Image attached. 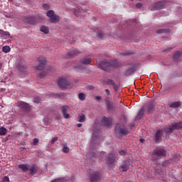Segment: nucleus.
I'll list each match as a JSON object with an SVG mask.
<instances>
[{"label":"nucleus","mask_w":182,"mask_h":182,"mask_svg":"<svg viewBox=\"0 0 182 182\" xmlns=\"http://www.w3.org/2000/svg\"><path fill=\"white\" fill-rule=\"evenodd\" d=\"M167 156V151L163 148H156L154 150V152L151 156L152 161H157V160H160V159H163V157H166Z\"/></svg>","instance_id":"nucleus-1"},{"label":"nucleus","mask_w":182,"mask_h":182,"mask_svg":"<svg viewBox=\"0 0 182 182\" xmlns=\"http://www.w3.org/2000/svg\"><path fill=\"white\" fill-rule=\"evenodd\" d=\"M97 68H99L100 69H102V70H105V72H110V70H112L113 68H119V64H112L107 60H104L97 64Z\"/></svg>","instance_id":"nucleus-2"},{"label":"nucleus","mask_w":182,"mask_h":182,"mask_svg":"<svg viewBox=\"0 0 182 182\" xmlns=\"http://www.w3.org/2000/svg\"><path fill=\"white\" fill-rule=\"evenodd\" d=\"M182 129V121L178 122H175L173 124L168 126L164 128V132L166 134H171L174 130H181Z\"/></svg>","instance_id":"nucleus-3"},{"label":"nucleus","mask_w":182,"mask_h":182,"mask_svg":"<svg viewBox=\"0 0 182 182\" xmlns=\"http://www.w3.org/2000/svg\"><path fill=\"white\" fill-rule=\"evenodd\" d=\"M115 133L120 136H127L129 134V128L123 124H117L115 126Z\"/></svg>","instance_id":"nucleus-4"},{"label":"nucleus","mask_w":182,"mask_h":182,"mask_svg":"<svg viewBox=\"0 0 182 182\" xmlns=\"http://www.w3.org/2000/svg\"><path fill=\"white\" fill-rule=\"evenodd\" d=\"M47 16L50 19V22L52 23H58L60 18L59 16L55 14V11L53 10H50L47 12Z\"/></svg>","instance_id":"nucleus-5"},{"label":"nucleus","mask_w":182,"mask_h":182,"mask_svg":"<svg viewBox=\"0 0 182 182\" xmlns=\"http://www.w3.org/2000/svg\"><path fill=\"white\" fill-rule=\"evenodd\" d=\"M117 154L115 152H110L107 156L105 158V161L107 164H114V161H116V156Z\"/></svg>","instance_id":"nucleus-6"},{"label":"nucleus","mask_w":182,"mask_h":182,"mask_svg":"<svg viewBox=\"0 0 182 182\" xmlns=\"http://www.w3.org/2000/svg\"><path fill=\"white\" fill-rule=\"evenodd\" d=\"M163 8H166V1H158L154 4L151 11H160V9H163Z\"/></svg>","instance_id":"nucleus-7"},{"label":"nucleus","mask_w":182,"mask_h":182,"mask_svg":"<svg viewBox=\"0 0 182 182\" xmlns=\"http://www.w3.org/2000/svg\"><path fill=\"white\" fill-rule=\"evenodd\" d=\"M101 179H102V173L100 172H94L90 175L91 182L100 181Z\"/></svg>","instance_id":"nucleus-8"},{"label":"nucleus","mask_w":182,"mask_h":182,"mask_svg":"<svg viewBox=\"0 0 182 182\" xmlns=\"http://www.w3.org/2000/svg\"><path fill=\"white\" fill-rule=\"evenodd\" d=\"M38 62L40 63L38 66H37L38 70H42L45 69V66H46V58L45 57H39Z\"/></svg>","instance_id":"nucleus-9"},{"label":"nucleus","mask_w":182,"mask_h":182,"mask_svg":"<svg viewBox=\"0 0 182 182\" xmlns=\"http://www.w3.org/2000/svg\"><path fill=\"white\" fill-rule=\"evenodd\" d=\"M70 85V82L65 78H60L58 80V86H60L61 89H66Z\"/></svg>","instance_id":"nucleus-10"},{"label":"nucleus","mask_w":182,"mask_h":182,"mask_svg":"<svg viewBox=\"0 0 182 182\" xmlns=\"http://www.w3.org/2000/svg\"><path fill=\"white\" fill-rule=\"evenodd\" d=\"M23 22L29 25H35L36 23V18L33 16H25L23 18Z\"/></svg>","instance_id":"nucleus-11"},{"label":"nucleus","mask_w":182,"mask_h":182,"mask_svg":"<svg viewBox=\"0 0 182 182\" xmlns=\"http://www.w3.org/2000/svg\"><path fill=\"white\" fill-rule=\"evenodd\" d=\"M163 132H164V129H159L155 133V141H156V143H160V142L162 141V140H163V138H162Z\"/></svg>","instance_id":"nucleus-12"},{"label":"nucleus","mask_w":182,"mask_h":182,"mask_svg":"<svg viewBox=\"0 0 182 182\" xmlns=\"http://www.w3.org/2000/svg\"><path fill=\"white\" fill-rule=\"evenodd\" d=\"M68 109H69V106H68V105H63L61 107V112H62L63 116V117H65V119H69V117H70V114H69L68 113Z\"/></svg>","instance_id":"nucleus-13"},{"label":"nucleus","mask_w":182,"mask_h":182,"mask_svg":"<svg viewBox=\"0 0 182 182\" xmlns=\"http://www.w3.org/2000/svg\"><path fill=\"white\" fill-rule=\"evenodd\" d=\"M129 168H130V162H129V161H124L119 167V170L124 172L127 171Z\"/></svg>","instance_id":"nucleus-14"},{"label":"nucleus","mask_w":182,"mask_h":182,"mask_svg":"<svg viewBox=\"0 0 182 182\" xmlns=\"http://www.w3.org/2000/svg\"><path fill=\"white\" fill-rule=\"evenodd\" d=\"M38 165L33 164V166L29 165L28 171H30L31 176H35L38 173Z\"/></svg>","instance_id":"nucleus-15"},{"label":"nucleus","mask_w":182,"mask_h":182,"mask_svg":"<svg viewBox=\"0 0 182 182\" xmlns=\"http://www.w3.org/2000/svg\"><path fill=\"white\" fill-rule=\"evenodd\" d=\"M182 52L181 51H176L173 56V62H179L181 58Z\"/></svg>","instance_id":"nucleus-16"},{"label":"nucleus","mask_w":182,"mask_h":182,"mask_svg":"<svg viewBox=\"0 0 182 182\" xmlns=\"http://www.w3.org/2000/svg\"><path fill=\"white\" fill-rule=\"evenodd\" d=\"M134 70H136V67L134 65H132L126 71L125 76H130L132 73H134Z\"/></svg>","instance_id":"nucleus-17"},{"label":"nucleus","mask_w":182,"mask_h":182,"mask_svg":"<svg viewBox=\"0 0 182 182\" xmlns=\"http://www.w3.org/2000/svg\"><path fill=\"white\" fill-rule=\"evenodd\" d=\"M102 122L103 123V124L107 126V127H110V126H112V119H110V118H107V117H105L103 118Z\"/></svg>","instance_id":"nucleus-18"},{"label":"nucleus","mask_w":182,"mask_h":182,"mask_svg":"<svg viewBox=\"0 0 182 182\" xmlns=\"http://www.w3.org/2000/svg\"><path fill=\"white\" fill-rule=\"evenodd\" d=\"M18 106H20V107H21V109H23V110H29L30 109V106L29 104L26 103V102H18Z\"/></svg>","instance_id":"nucleus-19"},{"label":"nucleus","mask_w":182,"mask_h":182,"mask_svg":"<svg viewBox=\"0 0 182 182\" xmlns=\"http://www.w3.org/2000/svg\"><path fill=\"white\" fill-rule=\"evenodd\" d=\"M81 63L83 65H90L92 59L89 57H84L80 60Z\"/></svg>","instance_id":"nucleus-20"},{"label":"nucleus","mask_w":182,"mask_h":182,"mask_svg":"<svg viewBox=\"0 0 182 182\" xmlns=\"http://www.w3.org/2000/svg\"><path fill=\"white\" fill-rule=\"evenodd\" d=\"M18 167L21 168L23 173H26V171L29 170V164H19Z\"/></svg>","instance_id":"nucleus-21"},{"label":"nucleus","mask_w":182,"mask_h":182,"mask_svg":"<svg viewBox=\"0 0 182 182\" xmlns=\"http://www.w3.org/2000/svg\"><path fill=\"white\" fill-rule=\"evenodd\" d=\"M180 106H181V102L180 101H176L169 105V107H171L172 109H178Z\"/></svg>","instance_id":"nucleus-22"},{"label":"nucleus","mask_w":182,"mask_h":182,"mask_svg":"<svg viewBox=\"0 0 182 182\" xmlns=\"http://www.w3.org/2000/svg\"><path fill=\"white\" fill-rule=\"evenodd\" d=\"M106 105L107 110L109 112H112V110H113V102H112L110 100H107Z\"/></svg>","instance_id":"nucleus-23"},{"label":"nucleus","mask_w":182,"mask_h":182,"mask_svg":"<svg viewBox=\"0 0 182 182\" xmlns=\"http://www.w3.org/2000/svg\"><path fill=\"white\" fill-rule=\"evenodd\" d=\"M85 120H86V115L84 114H80L78 115V122H80V123H83Z\"/></svg>","instance_id":"nucleus-24"},{"label":"nucleus","mask_w":182,"mask_h":182,"mask_svg":"<svg viewBox=\"0 0 182 182\" xmlns=\"http://www.w3.org/2000/svg\"><path fill=\"white\" fill-rule=\"evenodd\" d=\"M79 53H80L79 52V50H75L69 53V56H70L71 58H74V56H77Z\"/></svg>","instance_id":"nucleus-25"},{"label":"nucleus","mask_w":182,"mask_h":182,"mask_svg":"<svg viewBox=\"0 0 182 182\" xmlns=\"http://www.w3.org/2000/svg\"><path fill=\"white\" fill-rule=\"evenodd\" d=\"M170 33V28H164L156 31V33Z\"/></svg>","instance_id":"nucleus-26"},{"label":"nucleus","mask_w":182,"mask_h":182,"mask_svg":"<svg viewBox=\"0 0 182 182\" xmlns=\"http://www.w3.org/2000/svg\"><path fill=\"white\" fill-rule=\"evenodd\" d=\"M17 68L20 72H25V69H26V66L25 64L20 63L17 65Z\"/></svg>","instance_id":"nucleus-27"},{"label":"nucleus","mask_w":182,"mask_h":182,"mask_svg":"<svg viewBox=\"0 0 182 182\" xmlns=\"http://www.w3.org/2000/svg\"><path fill=\"white\" fill-rule=\"evenodd\" d=\"M153 109H154V105H153V103L151 102H149L148 104V109H147L148 113H151L153 112Z\"/></svg>","instance_id":"nucleus-28"},{"label":"nucleus","mask_w":182,"mask_h":182,"mask_svg":"<svg viewBox=\"0 0 182 182\" xmlns=\"http://www.w3.org/2000/svg\"><path fill=\"white\" fill-rule=\"evenodd\" d=\"M70 149L68 147V144H63V153L68 154L70 151Z\"/></svg>","instance_id":"nucleus-29"},{"label":"nucleus","mask_w":182,"mask_h":182,"mask_svg":"<svg viewBox=\"0 0 182 182\" xmlns=\"http://www.w3.org/2000/svg\"><path fill=\"white\" fill-rule=\"evenodd\" d=\"M41 32H43V33H45L46 35H48V33H49V28H48L47 26H42L41 28Z\"/></svg>","instance_id":"nucleus-30"},{"label":"nucleus","mask_w":182,"mask_h":182,"mask_svg":"<svg viewBox=\"0 0 182 182\" xmlns=\"http://www.w3.org/2000/svg\"><path fill=\"white\" fill-rule=\"evenodd\" d=\"M144 115V108H141L137 114V119H141V117H143Z\"/></svg>","instance_id":"nucleus-31"},{"label":"nucleus","mask_w":182,"mask_h":182,"mask_svg":"<svg viewBox=\"0 0 182 182\" xmlns=\"http://www.w3.org/2000/svg\"><path fill=\"white\" fill-rule=\"evenodd\" d=\"M78 99H80V100H86V95L83 92L79 93L78 95Z\"/></svg>","instance_id":"nucleus-32"},{"label":"nucleus","mask_w":182,"mask_h":182,"mask_svg":"<svg viewBox=\"0 0 182 182\" xmlns=\"http://www.w3.org/2000/svg\"><path fill=\"white\" fill-rule=\"evenodd\" d=\"M9 36H11V34L9 33V32L3 31V34L1 36V38H4V39H8Z\"/></svg>","instance_id":"nucleus-33"},{"label":"nucleus","mask_w":182,"mask_h":182,"mask_svg":"<svg viewBox=\"0 0 182 182\" xmlns=\"http://www.w3.org/2000/svg\"><path fill=\"white\" fill-rule=\"evenodd\" d=\"M6 134V128L2 127L0 128V136H5Z\"/></svg>","instance_id":"nucleus-34"},{"label":"nucleus","mask_w":182,"mask_h":182,"mask_svg":"<svg viewBox=\"0 0 182 182\" xmlns=\"http://www.w3.org/2000/svg\"><path fill=\"white\" fill-rule=\"evenodd\" d=\"M3 52L5 53H8L9 52H11V47L6 46L2 48Z\"/></svg>","instance_id":"nucleus-35"},{"label":"nucleus","mask_w":182,"mask_h":182,"mask_svg":"<svg viewBox=\"0 0 182 182\" xmlns=\"http://www.w3.org/2000/svg\"><path fill=\"white\" fill-rule=\"evenodd\" d=\"M33 102H34V103H36L37 105L38 103H41V97H34Z\"/></svg>","instance_id":"nucleus-36"},{"label":"nucleus","mask_w":182,"mask_h":182,"mask_svg":"<svg viewBox=\"0 0 182 182\" xmlns=\"http://www.w3.org/2000/svg\"><path fill=\"white\" fill-rule=\"evenodd\" d=\"M114 83L115 82H114V81L113 80L108 79L107 80V85H110L113 86V85H114Z\"/></svg>","instance_id":"nucleus-37"},{"label":"nucleus","mask_w":182,"mask_h":182,"mask_svg":"<svg viewBox=\"0 0 182 182\" xmlns=\"http://www.w3.org/2000/svg\"><path fill=\"white\" fill-rule=\"evenodd\" d=\"M112 86H113V89L115 90V92H117V90H119V85H117V84H116V82H114Z\"/></svg>","instance_id":"nucleus-38"},{"label":"nucleus","mask_w":182,"mask_h":182,"mask_svg":"<svg viewBox=\"0 0 182 182\" xmlns=\"http://www.w3.org/2000/svg\"><path fill=\"white\" fill-rule=\"evenodd\" d=\"M58 136L53 138L50 141L51 144H55V143H56V141H58Z\"/></svg>","instance_id":"nucleus-39"},{"label":"nucleus","mask_w":182,"mask_h":182,"mask_svg":"<svg viewBox=\"0 0 182 182\" xmlns=\"http://www.w3.org/2000/svg\"><path fill=\"white\" fill-rule=\"evenodd\" d=\"M33 145H34V146H38V144L39 143V139L35 138V139L33 140Z\"/></svg>","instance_id":"nucleus-40"},{"label":"nucleus","mask_w":182,"mask_h":182,"mask_svg":"<svg viewBox=\"0 0 182 182\" xmlns=\"http://www.w3.org/2000/svg\"><path fill=\"white\" fill-rule=\"evenodd\" d=\"M39 76L42 79L43 77H46V73H45V71H43L41 72L40 74H39Z\"/></svg>","instance_id":"nucleus-41"},{"label":"nucleus","mask_w":182,"mask_h":182,"mask_svg":"<svg viewBox=\"0 0 182 182\" xmlns=\"http://www.w3.org/2000/svg\"><path fill=\"white\" fill-rule=\"evenodd\" d=\"M120 156H126L127 154V152H126V151L124 150H121L119 151Z\"/></svg>","instance_id":"nucleus-42"},{"label":"nucleus","mask_w":182,"mask_h":182,"mask_svg":"<svg viewBox=\"0 0 182 182\" xmlns=\"http://www.w3.org/2000/svg\"><path fill=\"white\" fill-rule=\"evenodd\" d=\"M97 36H98V38H103V31H98V32H97Z\"/></svg>","instance_id":"nucleus-43"},{"label":"nucleus","mask_w":182,"mask_h":182,"mask_svg":"<svg viewBox=\"0 0 182 182\" xmlns=\"http://www.w3.org/2000/svg\"><path fill=\"white\" fill-rule=\"evenodd\" d=\"M3 182H9V177L4 176L3 178Z\"/></svg>","instance_id":"nucleus-44"},{"label":"nucleus","mask_w":182,"mask_h":182,"mask_svg":"<svg viewBox=\"0 0 182 182\" xmlns=\"http://www.w3.org/2000/svg\"><path fill=\"white\" fill-rule=\"evenodd\" d=\"M43 7L44 8V9H46V10L50 9V6H49V5L48 4H43Z\"/></svg>","instance_id":"nucleus-45"},{"label":"nucleus","mask_w":182,"mask_h":182,"mask_svg":"<svg viewBox=\"0 0 182 182\" xmlns=\"http://www.w3.org/2000/svg\"><path fill=\"white\" fill-rule=\"evenodd\" d=\"M120 55H123L124 56H129V55H130V53H127V52L121 53Z\"/></svg>","instance_id":"nucleus-46"},{"label":"nucleus","mask_w":182,"mask_h":182,"mask_svg":"<svg viewBox=\"0 0 182 182\" xmlns=\"http://www.w3.org/2000/svg\"><path fill=\"white\" fill-rule=\"evenodd\" d=\"M141 6H143V4H142L141 3H138V4H136V8H138V9L141 8Z\"/></svg>","instance_id":"nucleus-47"},{"label":"nucleus","mask_w":182,"mask_h":182,"mask_svg":"<svg viewBox=\"0 0 182 182\" xmlns=\"http://www.w3.org/2000/svg\"><path fill=\"white\" fill-rule=\"evenodd\" d=\"M160 173H161V171H158L157 169L155 170L156 176H159V174H160Z\"/></svg>","instance_id":"nucleus-48"},{"label":"nucleus","mask_w":182,"mask_h":182,"mask_svg":"<svg viewBox=\"0 0 182 182\" xmlns=\"http://www.w3.org/2000/svg\"><path fill=\"white\" fill-rule=\"evenodd\" d=\"M105 92L108 96H110V90H109V89H106Z\"/></svg>","instance_id":"nucleus-49"},{"label":"nucleus","mask_w":182,"mask_h":182,"mask_svg":"<svg viewBox=\"0 0 182 182\" xmlns=\"http://www.w3.org/2000/svg\"><path fill=\"white\" fill-rule=\"evenodd\" d=\"M98 154H99L100 156H105V153L102 151V152H99Z\"/></svg>","instance_id":"nucleus-50"},{"label":"nucleus","mask_w":182,"mask_h":182,"mask_svg":"<svg viewBox=\"0 0 182 182\" xmlns=\"http://www.w3.org/2000/svg\"><path fill=\"white\" fill-rule=\"evenodd\" d=\"M4 30H0V38H2Z\"/></svg>","instance_id":"nucleus-51"},{"label":"nucleus","mask_w":182,"mask_h":182,"mask_svg":"<svg viewBox=\"0 0 182 182\" xmlns=\"http://www.w3.org/2000/svg\"><path fill=\"white\" fill-rule=\"evenodd\" d=\"M173 48H168L166 50H164V52H168L170 50H172Z\"/></svg>","instance_id":"nucleus-52"},{"label":"nucleus","mask_w":182,"mask_h":182,"mask_svg":"<svg viewBox=\"0 0 182 182\" xmlns=\"http://www.w3.org/2000/svg\"><path fill=\"white\" fill-rule=\"evenodd\" d=\"M96 99H97V100H100L102 99V97H100V96H97V97H96Z\"/></svg>","instance_id":"nucleus-53"},{"label":"nucleus","mask_w":182,"mask_h":182,"mask_svg":"<svg viewBox=\"0 0 182 182\" xmlns=\"http://www.w3.org/2000/svg\"><path fill=\"white\" fill-rule=\"evenodd\" d=\"M77 127H82V124H77Z\"/></svg>","instance_id":"nucleus-54"},{"label":"nucleus","mask_w":182,"mask_h":182,"mask_svg":"<svg viewBox=\"0 0 182 182\" xmlns=\"http://www.w3.org/2000/svg\"><path fill=\"white\" fill-rule=\"evenodd\" d=\"M144 141V139H140L141 143H143Z\"/></svg>","instance_id":"nucleus-55"},{"label":"nucleus","mask_w":182,"mask_h":182,"mask_svg":"<svg viewBox=\"0 0 182 182\" xmlns=\"http://www.w3.org/2000/svg\"><path fill=\"white\" fill-rule=\"evenodd\" d=\"M93 136H94V137L97 136V135H96V134L95 132H93Z\"/></svg>","instance_id":"nucleus-56"},{"label":"nucleus","mask_w":182,"mask_h":182,"mask_svg":"<svg viewBox=\"0 0 182 182\" xmlns=\"http://www.w3.org/2000/svg\"><path fill=\"white\" fill-rule=\"evenodd\" d=\"M0 68H2V64L0 63Z\"/></svg>","instance_id":"nucleus-57"},{"label":"nucleus","mask_w":182,"mask_h":182,"mask_svg":"<svg viewBox=\"0 0 182 182\" xmlns=\"http://www.w3.org/2000/svg\"><path fill=\"white\" fill-rule=\"evenodd\" d=\"M94 157L96 159V155H94Z\"/></svg>","instance_id":"nucleus-58"},{"label":"nucleus","mask_w":182,"mask_h":182,"mask_svg":"<svg viewBox=\"0 0 182 182\" xmlns=\"http://www.w3.org/2000/svg\"><path fill=\"white\" fill-rule=\"evenodd\" d=\"M2 90H4V89H3V88L1 89V91H2Z\"/></svg>","instance_id":"nucleus-59"}]
</instances>
